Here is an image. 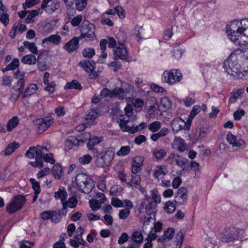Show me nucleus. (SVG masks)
<instances>
[{
    "mask_svg": "<svg viewBox=\"0 0 248 248\" xmlns=\"http://www.w3.org/2000/svg\"><path fill=\"white\" fill-rule=\"evenodd\" d=\"M230 40L235 45L243 46L248 44V18L234 20L227 30Z\"/></svg>",
    "mask_w": 248,
    "mask_h": 248,
    "instance_id": "f257e3e1",
    "label": "nucleus"
},
{
    "mask_svg": "<svg viewBox=\"0 0 248 248\" xmlns=\"http://www.w3.org/2000/svg\"><path fill=\"white\" fill-rule=\"evenodd\" d=\"M223 67L229 75L237 78L246 79L248 78V70L242 71L240 64L233 56H230L224 61Z\"/></svg>",
    "mask_w": 248,
    "mask_h": 248,
    "instance_id": "f03ea898",
    "label": "nucleus"
},
{
    "mask_svg": "<svg viewBox=\"0 0 248 248\" xmlns=\"http://www.w3.org/2000/svg\"><path fill=\"white\" fill-rule=\"evenodd\" d=\"M75 181L78 189L83 193H89L94 186L93 180L85 173L78 174Z\"/></svg>",
    "mask_w": 248,
    "mask_h": 248,
    "instance_id": "7ed1b4c3",
    "label": "nucleus"
},
{
    "mask_svg": "<svg viewBox=\"0 0 248 248\" xmlns=\"http://www.w3.org/2000/svg\"><path fill=\"white\" fill-rule=\"evenodd\" d=\"M26 201L25 196L17 195L14 196L7 204L6 210L9 214H12L22 208Z\"/></svg>",
    "mask_w": 248,
    "mask_h": 248,
    "instance_id": "20e7f679",
    "label": "nucleus"
},
{
    "mask_svg": "<svg viewBox=\"0 0 248 248\" xmlns=\"http://www.w3.org/2000/svg\"><path fill=\"white\" fill-rule=\"evenodd\" d=\"M81 34L78 36L80 39L85 38L87 41L95 39V28L93 24L88 21H84L80 26Z\"/></svg>",
    "mask_w": 248,
    "mask_h": 248,
    "instance_id": "39448f33",
    "label": "nucleus"
},
{
    "mask_svg": "<svg viewBox=\"0 0 248 248\" xmlns=\"http://www.w3.org/2000/svg\"><path fill=\"white\" fill-rule=\"evenodd\" d=\"M162 78L164 82L172 85L182 79V75L178 70L171 69L170 71H164Z\"/></svg>",
    "mask_w": 248,
    "mask_h": 248,
    "instance_id": "423d86ee",
    "label": "nucleus"
},
{
    "mask_svg": "<svg viewBox=\"0 0 248 248\" xmlns=\"http://www.w3.org/2000/svg\"><path fill=\"white\" fill-rule=\"evenodd\" d=\"M54 122L51 116H46L43 118H38L33 121L34 125L38 126V131L42 133L48 128Z\"/></svg>",
    "mask_w": 248,
    "mask_h": 248,
    "instance_id": "0eeeda50",
    "label": "nucleus"
},
{
    "mask_svg": "<svg viewBox=\"0 0 248 248\" xmlns=\"http://www.w3.org/2000/svg\"><path fill=\"white\" fill-rule=\"evenodd\" d=\"M171 126L172 130L175 134L182 129L189 130L190 128V123L189 121H188V120L186 123L180 118H176L171 122Z\"/></svg>",
    "mask_w": 248,
    "mask_h": 248,
    "instance_id": "6e6552de",
    "label": "nucleus"
},
{
    "mask_svg": "<svg viewBox=\"0 0 248 248\" xmlns=\"http://www.w3.org/2000/svg\"><path fill=\"white\" fill-rule=\"evenodd\" d=\"M95 64L94 61L88 59L83 60L79 63V65L87 73H91V78H96L98 77L97 74L96 72H93Z\"/></svg>",
    "mask_w": 248,
    "mask_h": 248,
    "instance_id": "1a4fd4ad",
    "label": "nucleus"
},
{
    "mask_svg": "<svg viewBox=\"0 0 248 248\" xmlns=\"http://www.w3.org/2000/svg\"><path fill=\"white\" fill-rule=\"evenodd\" d=\"M157 204L150 202V196L145 195V201L142 202L140 204V208L143 209L145 208V212L147 215H153V217H155L156 212Z\"/></svg>",
    "mask_w": 248,
    "mask_h": 248,
    "instance_id": "9d476101",
    "label": "nucleus"
},
{
    "mask_svg": "<svg viewBox=\"0 0 248 248\" xmlns=\"http://www.w3.org/2000/svg\"><path fill=\"white\" fill-rule=\"evenodd\" d=\"M174 202L177 205L185 204L187 202L188 191L186 187L179 188L174 196Z\"/></svg>",
    "mask_w": 248,
    "mask_h": 248,
    "instance_id": "9b49d317",
    "label": "nucleus"
},
{
    "mask_svg": "<svg viewBox=\"0 0 248 248\" xmlns=\"http://www.w3.org/2000/svg\"><path fill=\"white\" fill-rule=\"evenodd\" d=\"M113 51L114 60L121 59L126 61L128 59L127 50L123 43H120L118 46L114 47Z\"/></svg>",
    "mask_w": 248,
    "mask_h": 248,
    "instance_id": "f8f14e48",
    "label": "nucleus"
},
{
    "mask_svg": "<svg viewBox=\"0 0 248 248\" xmlns=\"http://www.w3.org/2000/svg\"><path fill=\"white\" fill-rule=\"evenodd\" d=\"M112 159V156L107 152H101L97 156L95 162L97 167L104 168L109 166Z\"/></svg>",
    "mask_w": 248,
    "mask_h": 248,
    "instance_id": "ddd939ff",
    "label": "nucleus"
},
{
    "mask_svg": "<svg viewBox=\"0 0 248 248\" xmlns=\"http://www.w3.org/2000/svg\"><path fill=\"white\" fill-rule=\"evenodd\" d=\"M84 134L75 137L69 136L65 140V146L68 150L71 149L74 146H78L80 143H83L86 141V139L83 138Z\"/></svg>",
    "mask_w": 248,
    "mask_h": 248,
    "instance_id": "4468645a",
    "label": "nucleus"
},
{
    "mask_svg": "<svg viewBox=\"0 0 248 248\" xmlns=\"http://www.w3.org/2000/svg\"><path fill=\"white\" fill-rule=\"evenodd\" d=\"M79 37H74L67 42L63 46V48L68 53H71L78 49L79 47Z\"/></svg>",
    "mask_w": 248,
    "mask_h": 248,
    "instance_id": "2eb2a0df",
    "label": "nucleus"
},
{
    "mask_svg": "<svg viewBox=\"0 0 248 248\" xmlns=\"http://www.w3.org/2000/svg\"><path fill=\"white\" fill-rule=\"evenodd\" d=\"M143 161L144 157L142 156H135L133 158L131 166L132 173H137L141 170Z\"/></svg>",
    "mask_w": 248,
    "mask_h": 248,
    "instance_id": "dca6fc26",
    "label": "nucleus"
},
{
    "mask_svg": "<svg viewBox=\"0 0 248 248\" xmlns=\"http://www.w3.org/2000/svg\"><path fill=\"white\" fill-rule=\"evenodd\" d=\"M102 141V138H98L93 136L90 138L87 143V147L90 150H92L94 154H98L99 153L97 149L95 146Z\"/></svg>",
    "mask_w": 248,
    "mask_h": 248,
    "instance_id": "f3484780",
    "label": "nucleus"
},
{
    "mask_svg": "<svg viewBox=\"0 0 248 248\" xmlns=\"http://www.w3.org/2000/svg\"><path fill=\"white\" fill-rule=\"evenodd\" d=\"M19 147V144L17 142L15 141L10 143L4 150L0 152V155L1 156L9 155L14 152Z\"/></svg>",
    "mask_w": 248,
    "mask_h": 248,
    "instance_id": "a211bd4d",
    "label": "nucleus"
},
{
    "mask_svg": "<svg viewBox=\"0 0 248 248\" xmlns=\"http://www.w3.org/2000/svg\"><path fill=\"white\" fill-rule=\"evenodd\" d=\"M49 74L48 72H46L44 76V83L46 85L45 90L49 93H52L56 89V84L54 81L49 82Z\"/></svg>",
    "mask_w": 248,
    "mask_h": 248,
    "instance_id": "6ab92c4d",
    "label": "nucleus"
},
{
    "mask_svg": "<svg viewBox=\"0 0 248 248\" xmlns=\"http://www.w3.org/2000/svg\"><path fill=\"white\" fill-rule=\"evenodd\" d=\"M128 93V89H124L122 88L115 87L112 90V98L115 97L119 100L127 98V94Z\"/></svg>",
    "mask_w": 248,
    "mask_h": 248,
    "instance_id": "aec40b11",
    "label": "nucleus"
},
{
    "mask_svg": "<svg viewBox=\"0 0 248 248\" xmlns=\"http://www.w3.org/2000/svg\"><path fill=\"white\" fill-rule=\"evenodd\" d=\"M167 172V169L164 165L156 166L153 170L154 177L158 179H162Z\"/></svg>",
    "mask_w": 248,
    "mask_h": 248,
    "instance_id": "412c9836",
    "label": "nucleus"
},
{
    "mask_svg": "<svg viewBox=\"0 0 248 248\" xmlns=\"http://www.w3.org/2000/svg\"><path fill=\"white\" fill-rule=\"evenodd\" d=\"M67 193L65 188L63 187L59 189L58 191L54 193V197L56 199H60L64 208H65L66 203L65 200L66 199Z\"/></svg>",
    "mask_w": 248,
    "mask_h": 248,
    "instance_id": "4be33fe9",
    "label": "nucleus"
},
{
    "mask_svg": "<svg viewBox=\"0 0 248 248\" xmlns=\"http://www.w3.org/2000/svg\"><path fill=\"white\" fill-rule=\"evenodd\" d=\"M118 122L119 123L121 130L123 131H127L132 134H134L139 131V128L138 126H135L134 124L130 126L127 125L128 123H122L119 121Z\"/></svg>",
    "mask_w": 248,
    "mask_h": 248,
    "instance_id": "5701e85b",
    "label": "nucleus"
},
{
    "mask_svg": "<svg viewBox=\"0 0 248 248\" xmlns=\"http://www.w3.org/2000/svg\"><path fill=\"white\" fill-rule=\"evenodd\" d=\"M66 206L65 208H64V207L62 206V210L61 214L65 215L67 213V207H69L71 208H75L78 203V201L77 199L74 197H71L68 199V201H65Z\"/></svg>",
    "mask_w": 248,
    "mask_h": 248,
    "instance_id": "b1692460",
    "label": "nucleus"
},
{
    "mask_svg": "<svg viewBox=\"0 0 248 248\" xmlns=\"http://www.w3.org/2000/svg\"><path fill=\"white\" fill-rule=\"evenodd\" d=\"M173 142L177 146V149L180 152H183L186 149V144L184 140L180 137H175Z\"/></svg>",
    "mask_w": 248,
    "mask_h": 248,
    "instance_id": "393cba45",
    "label": "nucleus"
},
{
    "mask_svg": "<svg viewBox=\"0 0 248 248\" xmlns=\"http://www.w3.org/2000/svg\"><path fill=\"white\" fill-rule=\"evenodd\" d=\"M38 89L37 86L35 84H31L29 85L25 89L24 93L22 96L24 98H27L28 96L31 95L32 94L36 93Z\"/></svg>",
    "mask_w": 248,
    "mask_h": 248,
    "instance_id": "a878e982",
    "label": "nucleus"
},
{
    "mask_svg": "<svg viewBox=\"0 0 248 248\" xmlns=\"http://www.w3.org/2000/svg\"><path fill=\"white\" fill-rule=\"evenodd\" d=\"M227 141L232 144L233 147H239L242 144L240 141H236V137L233 135L231 132H229L226 136Z\"/></svg>",
    "mask_w": 248,
    "mask_h": 248,
    "instance_id": "bb28decb",
    "label": "nucleus"
},
{
    "mask_svg": "<svg viewBox=\"0 0 248 248\" xmlns=\"http://www.w3.org/2000/svg\"><path fill=\"white\" fill-rule=\"evenodd\" d=\"M52 173L55 178L57 179H61L63 176V171L62 166L55 164L53 166Z\"/></svg>",
    "mask_w": 248,
    "mask_h": 248,
    "instance_id": "cd10ccee",
    "label": "nucleus"
},
{
    "mask_svg": "<svg viewBox=\"0 0 248 248\" xmlns=\"http://www.w3.org/2000/svg\"><path fill=\"white\" fill-rule=\"evenodd\" d=\"M244 88H241L235 91L232 92L231 93V95L229 99V102L232 104L235 103L238 97L244 92Z\"/></svg>",
    "mask_w": 248,
    "mask_h": 248,
    "instance_id": "c85d7f7f",
    "label": "nucleus"
},
{
    "mask_svg": "<svg viewBox=\"0 0 248 248\" xmlns=\"http://www.w3.org/2000/svg\"><path fill=\"white\" fill-rule=\"evenodd\" d=\"M61 40V36L58 34H52L48 37L44 38L42 43H45L46 42H49L53 43L55 45H58Z\"/></svg>",
    "mask_w": 248,
    "mask_h": 248,
    "instance_id": "c756f323",
    "label": "nucleus"
},
{
    "mask_svg": "<svg viewBox=\"0 0 248 248\" xmlns=\"http://www.w3.org/2000/svg\"><path fill=\"white\" fill-rule=\"evenodd\" d=\"M75 89L77 90H81L82 87L81 84L77 80H72L71 82H67L64 86V89Z\"/></svg>",
    "mask_w": 248,
    "mask_h": 248,
    "instance_id": "7c9ffc66",
    "label": "nucleus"
},
{
    "mask_svg": "<svg viewBox=\"0 0 248 248\" xmlns=\"http://www.w3.org/2000/svg\"><path fill=\"white\" fill-rule=\"evenodd\" d=\"M151 197L150 202L157 205L161 202V197L158 191L154 188L150 191Z\"/></svg>",
    "mask_w": 248,
    "mask_h": 248,
    "instance_id": "2f4dec72",
    "label": "nucleus"
},
{
    "mask_svg": "<svg viewBox=\"0 0 248 248\" xmlns=\"http://www.w3.org/2000/svg\"><path fill=\"white\" fill-rule=\"evenodd\" d=\"M175 162L183 170H185L188 165L189 160L180 155H178V158L176 159Z\"/></svg>",
    "mask_w": 248,
    "mask_h": 248,
    "instance_id": "473e14b6",
    "label": "nucleus"
},
{
    "mask_svg": "<svg viewBox=\"0 0 248 248\" xmlns=\"http://www.w3.org/2000/svg\"><path fill=\"white\" fill-rule=\"evenodd\" d=\"M21 62L25 64H33L36 62V58L34 55L31 54L24 56L21 60Z\"/></svg>",
    "mask_w": 248,
    "mask_h": 248,
    "instance_id": "72a5a7b5",
    "label": "nucleus"
},
{
    "mask_svg": "<svg viewBox=\"0 0 248 248\" xmlns=\"http://www.w3.org/2000/svg\"><path fill=\"white\" fill-rule=\"evenodd\" d=\"M19 123V119L17 116H14L9 120L7 123L6 127L8 131H11L13 129L15 128Z\"/></svg>",
    "mask_w": 248,
    "mask_h": 248,
    "instance_id": "f704fd0d",
    "label": "nucleus"
},
{
    "mask_svg": "<svg viewBox=\"0 0 248 248\" xmlns=\"http://www.w3.org/2000/svg\"><path fill=\"white\" fill-rule=\"evenodd\" d=\"M19 65V61L18 59L15 58L12 60V62L10 64L7 65L4 69H2V72H4L7 71L14 70L18 67Z\"/></svg>",
    "mask_w": 248,
    "mask_h": 248,
    "instance_id": "c9c22d12",
    "label": "nucleus"
},
{
    "mask_svg": "<svg viewBox=\"0 0 248 248\" xmlns=\"http://www.w3.org/2000/svg\"><path fill=\"white\" fill-rule=\"evenodd\" d=\"M167 154V152L163 149H156L155 148L153 150V155L157 159H161L165 156Z\"/></svg>",
    "mask_w": 248,
    "mask_h": 248,
    "instance_id": "e433bc0d",
    "label": "nucleus"
},
{
    "mask_svg": "<svg viewBox=\"0 0 248 248\" xmlns=\"http://www.w3.org/2000/svg\"><path fill=\"white\" fill-rule=\"evenodd\" d=\"M25 86V79H19L16 84L13 86V89L16 91H18L19 94L23 93Z\"/></svg>",
    "mask_w": 248,
    "mask_h": 248,
    "instance_id": "4c0bfd02",
    "label": "nucleus"
},
{
    "mask_svg": "<svg viewBox=\"0 0 248 248\" xmlns=\"http://www.w3.org/2000/svg\"><path fill=\"white\" fill-rule=\"evenodd\" d=\"M60 7L59 2L58 1L52 0L50 4H48L47 8L45 11L48 13H52L57 10Z\"/></svg>",
    "mask_w": 248,
    "mask_h": 248,
    "instance_id": "58836bf2",
    "label": "nucleus"
},
{
    "mask_svg": "<svg viewBox=\"0 0 248 248\" xmlns=\"http://www.w3.org/2000/svg\"><path fill=\"white\" fill-rule=\"evenodd\" d=\"M88 0H75V8L78 11L84 10L87 5Z\"/></svg>",
    "mask_w": 248,
    "mask_h": 248,
    "instance_id": "ea45409f",
    "label": "nucleus"
},
{
    "mask_svg": "<svg viewBox=\"0 0 248 248\" xmlns=\"http://www.w3.org/2000/svg\"><path fill=\"white\" fill-rule=\"evenodd\" d=\"M36 153H35V160L37 161H40V162H41V164H42V163H43V159L45 155V152L42 150V148L40 145H37L36 147Z\"/></svg>",
    "mask_w": 248,
    "mask_h": 248,
    "instance_id": "a19ab883",
    "label": "nucleus"
},
{
    "mask_svg": "<svg viewBox=\"0 0 248 248\" xmlns=\"http://www.w3.org/2000/svg\"><path fill=\"white\" fill-rule=\"evenodd\" d=\"M161 122L155 121L149 124L148 128L150 131L155 133L157 132L161 128Z\"/></svg>",
    "mask_w": 248,
    "mask_h": 248,
    "instance_id": "79ce46f5",
    "label": "nucleus"
},
{
    "mask_svg": "<svg viewBox=\"0 0 248 248\" xmlns=\"http://www.w3.org/2000/svg\"><path fill=\"white\" fill-rule=\"evenodd\" d=\"M23 44L31 52L34 54H38V51L37 48L34 43H31L29 41H25L23 42Z\"/></svg>",
    "mask_w": 248,
    "mask_h": 248,
    "instance_id": "37998d69",
    "label": "nucleus"
},
{
    "mask_svg": "<svg viewBox=\"0 0 248 248\" xmlns=\"http://www.w3.org/2000/svg\"><path fill=\"white\" fill-rule=\"evenodd\" d=\"M82 20V16L81 15H78L76 16L71 17L69 21L73 27H77L80 24Z\"/></svg>",
    "mask_w": 248,
    "mask_h": 248,
    "instance_id": "c03bdc74",
    "label": "nucleus"
},
{
    "mask_svg": "<svg viewBox=\"0 0 248 248\" xmlns=\"http://www.w3.org/2000/svg\"><path fill=\"white\" fill-rule=\"evenodd\" d=\"M40 9H38L36 10H32L28 15L25 20L27 23H31L34 21L35 17L39 13Z\"/></svg>",
    "mask_w": 248,
    "mask_h": 248,
    "instance_id": "a18cd8bd",
    "label": "nucleus"
},
{
    "mask_svg": "<svg viewBox=\"0 0 248 248\" xmlns=\"http://www.w3.org/2000/svg\"><path fill=\"white\" fill-rule=\"evenodd\" d=\"M84 58H91L95 54V50L92 47H87L84 49L82 52Z\"/></svg>",
    "mask_w": 248,
    "mask_h": 248,
    "instance_id": "49530a36",
    "label": "nucleus"
},
{
    "mask_svg": "<svg viewBox=\"0 0 248 248\" xmlns=\"http://www.w3.org/2000/svg\"><path fill=\"white\" fill-rule=\"evenodd\" d=\"M201 110V108L199 105H195L192 108L188 117V121L190 123L194 117Z\"/></svg>",
    "mask_w": 248,
    "mask_h": 248,
    "instance_id": "de8ad7c7",
    "label": "nucleus"
},
{
    "mask_svg": "<svg viewBox=\"0 0 248 248\" xmlns=\"http://www.w3.org/2000/svg\"><path fill=\"white\" fill-rule=\"evenodd\" d=\"M164 208L167 213L171 214L176 209L175 204L172 202H167L165 203Z\"/></svg>",
    "mask_w": 248,
    "mask_h": 248,
    "instance_id": "09e8293b",
    "label": "nucleus"
},
{
    "mask_svg": "<svg viewBox=\"0 0 248 248\" xmlns=\"http://www.w3.org/2000/svg\"><path fill=\"white\" fill-rule=\"evenodd\" d=\"M92 160V156L89 154H86L78 158V162L81 165L89 164Z\"/></svg>",
    "mask_w": 248,
    "mask_h": 248,
    "instance_id": "8fccbe9b",
    "label": "nucleus"
},
{
    "mask_svg": "<svg viewBox=\"0 0 248 248\" xmlns=\"http://www.w3.org/2000/svg\"><path fill=\"white\" fill-rule=\"evenodd\" d=\"M130 152V147L129 146H122L117 152V155L119 156H124L128 155Z\"/></svg>",
    "mask_w": 248,
    "mask_h": 248,
    "instance_id": "3c124183",
    "label": "nucleus"
},
{
    "mask_svg": "<svg viewBox=\"0 0 248 248\" xmlns=\"http://www.w3.org/2000/svg\"><path fill=\"white\" fill-rule=\"evenodd\" d=\"M134 174V175H132V183L134 184L135 187L140 189V177L139 175L137 174V173Z\"/></svg>",
    "mask_w": 248,
    "mask_h": 248,
    "instance_id": "603ef678",
    "label": "nucleus"
},
{
    "mask_svg": "<svg viewBox=\"0 0 248 248\" xmlns=\"http://www.w3.org/2000/svg\"><path fill=\"white\" fill-rule=\"evenodd\" d=\"M29 181L32 185V187L34 191V192L40 193L41 188L39 182H37L34 178H30Z\"/></svg>",
    "mask_w": 248,
    "mask_h": 248,
    "instance_id": "864d4df0",
    "label": "nucleus"
},
{
    "mask_svg": "<svg viewBox=\"0 0 248 248\" xmlns=\"http://www.w3.org/2000/svg\"><path fill=\"white\" fill-rule=\"evenodd\" d=\"M90 207L93 211H97L101 207V203L100 201L98 200H93L89 202Z\"/></svg>",
    "mask_w": 248,
    "mask_h": 248,
    "instance_id": "5fc2aeb1",
    "label": "nucleus"
},
{
    "mask_svg": "<svg viewBox=\"0 0 248 248\" xmlns=\"http://www.w3.org/2000/svg\"><path fill=\"white\" fill-rule=\"evenodd\" d=\"M50 219L53 222L58 223L61 219V214L56 211H51Z\"/></svg>",
    "mask_w": 248,
    "mask_h": 248,
    "instance_id": "6e6d98bb",
    "label": "nucleus"
},
{
    "mask_svg": "<svg viewBox=\"0 0 248 248\" xmlns=\"http://www.w3.org/2000/svg\"><path fill=\"white\" fill-rule=\"evenodd\" d=\"M174 230L172 228H169L164 231L163 237L166 239H171L174 234Z\"/></svg>",
    "mask_w": 248,
    "mask_h": 248,
    "instance_id": "4d7b16f0",
    "label": "nucleus"
},
{
    "mask_svg": "<svg viewBox=\"0 0 248 248\" xmlns=\"http://www.w3.org/2000/svg\"><path fill=\"white\" fill-rule=\"evenodd\" d=\"M130 213V210L128 208H124L120 210L119 211V217L121 219H125L127 218Z\"/></svg>",
    "mask_w": 248,
    "mask_h": 248,
    "instance_id": "13d9d810",
    "label": "nucleus"
},
{
    "mask_svg": "<svg viewBox=\"0 0 248 248\" xmlns=\"http://www.w3.org/2000/svg\"><path fill=\"white\" fill-rule=\"evenodd\" d=\"M143 238L141 233L138 231L134 232L132 235V239L136 243H140L142 241Z\"/></svg>",
    "mask_w": 248,
    "mask_h": 248,
    "instance_id": "bf43d9fd",
    "label": "nucleus"
},
{
    "mask_svg": "<svg viewBox=\"0 0 248 248\" xmlns=\"http://www.w3.org/2000/svg\"><path fill=\"white\" fill-rule=\"evenodd\" d=\"M35 153H36V147L32 146L27 151L25 155L28 158L32 159L35 157Z\"/></svg>",
    "mask_w": 248,
    "mask_h": 248,
    "instance_id": "052dcab7",
    "label": "nucleus"
},
{
    "mask_svg": "<svg viewBox=\"0 0 248 248\" xmlns=\"http://www.w3.org/2000/svg\"><path fill=\"white\" fill-rule=\"evenodd\" d=\"M172 53L175 59L179 60L181 58L183 52L181 48L176 47L172 49Z\"/></svg>",
    "mask_w": 248,
    "mask_h": 248,
    "instance_id": "680f3d73",
    "label": "nucleus"
},
{
    "mask_svg": "<svg viewBox=\"0 0 248 248\" xmlns=\"http://www.w3.org/2000/svg\"><path fill=\"white\" fill-rule=\"evenodd\" d=\"M39 0H26V2L23 4L24 9L31 7L39 2Z\"/></svg>",
    "mask_w": 248,
    "mask_h": 248,
    "instance_id": "e2e57ef3",
    "label": "nucleus"
},
{
    "mask_svg": "<svg viewBox=\"0 0 248 248\" xmlns=\"http://www.w3.org/2000/svg\"><path fill=\"white\" fill-rule=\"evenodd\" d=\"M14 28L16 29L17 32L19 33H22L27 30L26 26L24 24H21L19 22H17L15 23Z\"/></svg>",
    "mask_w": 248,
    "mask_h": 248,
    "instance_id": "0e129e2a",
    "label": "nucleus"
},
{
    "mask_svg": "<svg viewBox=\"0 0 248 248\" xmlns=\"http://www.w3.org/2000/svg\"><path fill=\"white\" fill-rule=\"evenodd\" d=\"M112 90H109L107 88H104L100 92V96L103 98L106 97L112 98Z\"/></svg>",
    "mask_w": 248,
    "mask_h": 248,
    "instance_id": "69168bd1",
    "label": "nucleus"
},
{
    "mask_svg": "<svg viewBox=\"0 0 248 248\" xmlns=\"http://www.w3.org/2000/svg\"><path fill=\"white\" fill-rule=\"evenodd\" d=\"M12 82V78L11 76H4L2 78V85L10 87Z\"/></svg>",
    "mask_w": 248,
    "mask_h": 248,
    "instance_id": "338daca9",
    "label": "nucleus"
},
{
    "mask_svg": "<svg viewBox=\"0 0 248 248\" xmlns=\"http://www.w3.org/2000/svg\"><path fill=\"white\" fill-rule=\"evenodd\" d=\"M97 116V113L96 111L94 109H91L88 114L86 116V120H89L90 121H93L94 120Z\"/></svg>",
    "mask_w": 248,
    "mask_h": 248,
    "instance_id": "774afa93",
    "label": "nucleus"
}]
</instances>
